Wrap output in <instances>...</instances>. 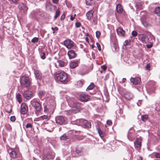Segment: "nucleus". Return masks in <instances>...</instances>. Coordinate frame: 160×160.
<instances>
[{
  "mask_svg": "<svg viewBox=\"0 0 160 160\" xmlns=\"http://www.w3.org/2000/svg\"><path fill=\"white\" fill-rule=\"evenodd\" d=\"M68 104L72 108H76V109H72L68 111L69 114L76 113L80 111L79 108L82 105L81 103L77 102L75 101L71 100L68 102Z\"/></svg>",
  "mask_w": 160,
  "mask_h": 160,
  "instance_id": "1",
  "label": "nucleus"
},
{
  "mask_svg": "<svg viewBox=\"0 0 160 160\" xmlns=\"http://www.w3.org/2000/svg\"><path fill=\"white\" fill-rule=\"evenodd\" d=\"M56 78L58 81L63 83H66L69 81L67 74L64 72H61L56 75Z\"/></svg>",
  "mask_w": 160,
  "mask_h": 160,
  "instance_id": "2",
  "label": "nucleus"
},
{
  "mask_svg": "<svg viewBox=\"0 0 160 160\" xmlns=\"http://www.w3.org/2000/svg\"><path fill=\"white\" fill-rule=\"evenodd\" d=\"M21 86L25 88H28L31 85V81L27 76H22L20 80Z\"/></svg>",
  "mask_w": 160,
  "mask_h": 160,
  "instance_id": "3",
  "label": "nucleus"
},
{
  "mask_svg": "<svg viewBox=\"0 0 160 160\" xmlns=\"http://www.w3.org/2000/svg\"><path fill=\"white\" fill-rule=\"evenodd\" d=\"M30 103L36 111L38 112L40 111L42 108V105L39 102L33 99L31 101Z\"/></svg>",
  "mask_w": 160,
  "mask_h": 160,
  "instance_id": "4",
  "label": "nucleus"
},
{
  "mask_svg": "<svg viewBox=\"0 0 160 160\" xmlns=\"http://www.w3.org/2000/svg\"><path fill=\"white\" fill-rule=\"evenodd\" d=\"M64 45L68 49L72 48L74 46L73 42L70 39H67L64 42Z\"/></svg>",
  "mask_w": 160,
  "mask_h": 160,
  "instance_id": "5",
  "label": "nucleus"
},
{
  "mask_svg": "<svg viewBox=\"0 0 160 160\" xmlns=\"http://www.w3.org/2000/svg\"><path fill=\"white\" fill-rule=\"evenodd\" d=\"M55 120L57 124L61 125L65 123V120L62 116H57L55 118Z\"/></svg>",
  "mask_w": 160,
  "mask_h": 160,
  "instance_id": "6",
  "label": "nucleus"
},
{
  "mask_svg": "<svg viewBox=\"0 0 160 160\" xmlns=\"http://www.w3.org/2000/svg\"><path fill=\"white\" fill-rule=\"evenodd\" d=\"M22 94L24 98L27 100L30 99L32 96V92L28 90L25 91L23 92H22Z\"/></svg>",
  "mask_w": 160,
  "mask_h": 160,
  "instance_id": "7",
  "label": "nucleus"
},
{
  "mask_svg": "<svg viewBox=\"0 0 160 160\" xmlns=\"http://www.w3.org/2000/svg\"><path fill=\"white\" fill-rule=\"evenodd\" d=\"M79 98L82 102H86L90 100V97L87 94H82L80 95Z\"/></svg>",
  "mask_w": 160,
  "mask_h": 160,
  "instance_id": "8",
  "label": "nucleus"
},
{
  "mask_svg": "<svg viewBox=\"0 0 160 160\" xmlns=\"http://www.w3.org/2000/svg\"><path fill=\"white\" fill-rule=\"evenodd\" d=\"M138 39L142 42L143 43H146L148 42L149 38L144 34H140L138 36Z\"/></svg>",
  "mask_w": 160,
  "mask_h": 160,
  "instance_id": "9",
  "label": "nucleus"
},
{
  "mask_svg": "<svg viewBox=\"0 0 160 160\" xmlns=\"http://www.w3.org/2000/svg\"><path fill=\"white\" fill-rule=\"evenodd\" d=\"M28 110L27 105L25 103H22L21 105V113L23 114H26Z\"/></svg>",
  "mask_w": 160,
  "mask_h": 160,
  "instance_id": "10",
  "label": "nucleus"
},
{
  "mask_svg": "<svg viewBox=\"0 0 160 160\" xmlns=\"http://www.w3.org/2000/svg\"><path fill=\"white\" fill-rule=\"evenodd\" d=\"M8 151L11 158L13 159L17 158V154L14 150L13 148H11L8 149Z\"/></svg>",
  "mask_w": 160,
  "mask_h": 160,
  "instance_id": "11",
  "label": "nucleus"
},
{
  "mask_svg": "<svg viewBox=\"0 0 160 160\" xmlns=\"http://www.w3.org/2000/svg\"><path fill=\"white\" fill-rule=\"evenodd\" d=\"M142 139L140 138H137L136 141L134 142V145L135 148L138 149V148L140 149L141 147V143Z\"/></svg>",
  "mask_w": 160,
  "mask_h": 160,
  "instance_id": "12",
  "label": "nucleus"
},
{
  "mask_svg": "<svg viewBox=\"0 0 160 160\" xmlns=\"http://www.w3.org/2000/svg\"><path fill=\"white\" fill-rule=\"evenodd\" d=\"M67 54L70 59L75 58L77 55L75 51L72 50H69Z\"/></svg>",
  "mask_w": 160,
  "mask_h": 160,
  "instance_id": "13",
  "label": "nucleus"
},
{
  "mask_svg": "<svg viewBox=\"0 0 160 160\" xmlns=\"http://www.w3.org/2000/svg\"><path fill=\"white\" fill-rule=\"evenodd\" d=\"M34 73L35 77L37 79L41 80L43 79L42 76V73L39 71L37 70H35Z\"/></svg>",
  "mask_w": 160,
  "mask_h": 160,
  "instance_id": "14",
  "label": "nucleus"
},
{
  "mask_svg": "<svg viewBox=\"0 0 160 160\" xmlns=\"http://www.w3.org/2000/svg\"><path fill=\"white\" fill-rule=\"evenodd\" d=\"M81 122H82V124L84 127L86 128H89L91 127V124L90 122L85 120H81Z\"/></svg>",
  "mask_w": 160,
  "mask_h": 160,
  "instance_id": "15",
  "label": "nucleus"
},
{
  "mask_svg": "<svg viewBox=\"0 0 160 160\" xmlns=\"http://www.w3.org/2000/svg\"><path fill=\"white\" fill-rule=\"evenodd\" d=\"M140 78L138 77H132L130 79L131 82L135 85L138 84L140 83Z\"/></svg>",
  "mask_w": 160,
  "mask_h": 160,
  "instance_id": "16",
  "label": "nucleus"
},
{
  "mask_svg": "<svg viewBox=\"0 0 160 160\" xmlns=\"http://www.w3.org/2000/svg\"><path fill=\"white\" fill-rule=\"evenodd\" d=\"M118 35L120 36H124L125 32L121 27H119L117 30Z\"/></svg>",
  "mask_w": 160,
  "mask_h": 160,
  "instance_id": "17",
  "label": "nucleus"
},
{
  "mask_svg": "<svg viewBox=\"0 0 160 160\" xmlns=\"http://www.w3.org/2000/svg\"><path fill=\"white\" fill-rule=\"evenodd\" d=\"M94 12L93 10H91L87 12L86 15L87 18L89 20H91L93 17Z\"/></svg>",
  "mask_w": 160,
  "mask_h": 160,
  "instance_id": "18",
  "label": "nucleus"
},
{
  "mask_svg": "<svg viewBox=\"0 0 160 160\" xmlns=\"http://www.w3.org/2000/svg\"><path fill=\"white\" fill-rule=\"evenodd\" d=\"M124 98L127 99L129 100L132 98L133 95L129 92H127L124 94Z\"/></svg>",
  "mask_w": 160,
  "mask_h": 160,
  "instance_id": "19",
  "label": "nucleus"
},
{
  "mask_svg": "<svg viewBox=\"0 0 160 160\" xmlns=\"http://www.w3.org/2000/svg\"><path fill=\"white\" fill-rule=\"evenodd\" d=\"M78 61H72L70 63V67L71 68H74L77 67L78 64Z\"/></svg>",
  "mask_w": 160,
  "mask_h": 160,
  "instance_id": "20",
  "label": "nucleus"
},
{
  "mask_svg": "<svg viewBox=\"0 0 160 160\" xmlns=\"http://www.w3.org/2000/svg\"><path fill=\"white\" fill-rule=\"evenodd\" d=\"M141 22L143 26L146 28L150 26V25L147 22L146 20L142 19H141Z\"/></svg>",
  "mask_w": 160,
  "mask_h": 160,
  "instance_id": "21",
  "label": "nucleus"
},
{
  "mask_svg": "<svg viewBox=\"0 0 160 160\" xmlns=\"http://www.w3.org/2000/svg\"><path fill=\"white\" fill-rule=\"evenodd\" d=\"M16 98L19 103L22 101V98L21 94L19 93L16 94Z\"/></svg>",
  "mask_w": 160,
  "mask_h": 160,
  "instance_id": "22",
  "label": "nucleus"
},
{
  "mask_svg": "<svg viewBox=\"0 0 160 160\" xmlns=\"http://www.w3.org/2000/svg\"><path fill=\"white\" fill-rule=\"evenodd\" d=\"M97 129L98 131L99 136L101 138H102L105 135V133L100 129L98 127L97 128Z\"/></svg>",
  "mask_w": 160,
  "mask_h": 160,
  "instance_id": "23",
  "label": "nucleus"
},
{
  "mask_svg": "<svg viewBox=\"0 0 160 160\" xmlns=\"http://www.w3.org/2000/svg\"><path fill=\"white\" fill-rule=\"evenodd\" d=\"M116 9L117 12L119 13H121L123 11V9L122 6L118 4L116 6Z\"/></svg>",
  "mask_w": 160,
  "mask_h": 160,
  "instance_id": "24",
  "label": "nucleus"
},
{
  "mask_svg": "<svg viewBox=\"0 0 160 160\" xmlns=\"http://www.w3.org/2000/svg\"><path fill=\"white\" fill-rule=\"evenodd\" d=\"M57 62L58 63V66L60 67H64L67 64V63L66 62L62 60H58Z\"/></svg>",
  "mask_w": 160,
  "mask_h": 160,
  "instance_id": "25",
  "label": "nucleus"
},
{
  "mask_svg": "<svg viewBox=\"0 0 160 160\" xmlns=\"http://www.w3.org/2000/svg\"><path fill=\"white\" fill-rule=\"evenodd\" d=\"M68 138L69 136H67L66 134H64L61 136L60 138L61 140H66Z\"/></svg>",
  "mask_w": 160,
  "mask_h": 160,
  "instance_id": "26",
  "label": "nucleus"
},
{
  "mask_svg": "<svg viewBox=\"0 0 160 160\" xmlns=\"http://www.w3.org/2000/svg\"><path fill=\"white\" fill-rule=\"evenodd\" d=\"M12 108L10 105L6 106L5 108V111L8 113H10L12 111Z\"/></svg>",
  "mask_w": 160,
  "mask_h": 160,
  "instance_id": "27",
  "label": "nucleus"
},
{
  "mask_svg": "<svg viewBox=\"0 0 160 160\" xmlns=\"http://www.w3.org/2000/svg\"><path fill=\"white\" fill-rule=\"evenodd\" d=\"M39 118L40 120H44V119L48 120L50 118V117L47 115H44L40 117Z\"/></svg>",
  "mask_w": 160,
  "mask_h": 160,
  "instance_id": "28",
  "label": "nucleus"
},
{
  "mask_svg": "<svg viewBox=\"0 0 160 160\" xmlns=\"http://www.w3.org/2000/svg\"><path fill=\"white\" fill-rule=\"evenodd\" d=\"M60 11L59 9L56 10L54 17V19H56L60 15Z\"/></svg>",
  "mask_w": 160,
  "mask_h": 160,
  "instance_id": "29",
  "label": "nucleus"
},
{
  "mask_svg": "<svg viewBox=\"0 0 160 160\" xmlns=\"http://www.w3.org/2000/svg\"><path fill=\"white\" fill-rule=\"evenodd\" d=\"M82 148L79 146H78L76 148V152L77 153H79L81 152Z\"/></svg>",
  "mask_w": 160,
  "mask_h": 160,
  "instance_id": "30",
  "label": "nucleus"
},
{
  "mask_svg": "<svg viewBox=\"0 0 160 160\" xmlns=\"http://www.w3.org/2000/svg\"><path fill=\"white\" fill-rule=\"evenodd\" d=\"M20 6L21 7L20 8L21 9L23 10L24 11H26L28 10V7L25 4H22Z\"/></svg>",
  "mask_w": 160,
  "mask_h": 160,
  "instance_id": "31",
  "label": "nucleus"
},
{
  "mask_svg": "<svg viewBox=\"0 0 160 160\" xmlns=\"http://www.w3.org/2000/svg\"><path fill=\"white\" fill-rule=\"evenodd\" d=\"M148 115H143L141 117L142 120L143 122L146 121L148 119Z\"/></svg>",
  "mask_w": 160,
  "mask_h": 160,
  "instance_id": "32",
  "label": "nucleus"
},
{
  "mask_svg": "<svg viewBox=\"0 0 160 160\" xmlns=\"http://www.w3.org/2000/svg\"><path fill=\"white\" fill-rule=\"evenodd\" d=\"M95 85L93 83H92L87 88L86 90H91L94 87Z\"/></svg>",
  "mask_w": 160,
  "mask_h": 160,
  "instance_id": "33",
  "label": "nucleus"
},
{
  "mask_svg": "<svg viewBox=\"0 0 160 160\" xmlns=\"http://www.w3.org/2000/svg\"><path fill=\"white\" fill-rule=\"evenodd\" d=\"M44 94L45 93L43 92L40 91L38 92V95L40 98H41L44 96Z\"/></svg>",
  "mask_w": 160,
  "mask_h": 160,
  "instance_id": "34",
  "label": "nucleus"
},
{
  "mask_svg": "<svg viewBox=\"0 0 160 160\" xmlns=\"http://www.w3.org/2000/svg\"><path fill=\"white\" fill-rule=\"evenodd\" d=\"M136 6L137 8H138L139 9H142V6L141 3H137L136 4Z\"/></svg>",
  "mask_w": 160,
  "mask_h": 160,
  "instance_id": "35",
  "label": "nucleus"
},
{
  "mask_svg": "<svg viewBox=\"0 0 160 160\" xmlns=\"http://www.w3.org/2000/svg\"><path fill=\"white\" fill-rule=\"evenodd\" d=\"M155 12L157 14H159L160 13V7H158L156 8Z\"/></svg>",
  "mask_w": 160,
  "mask_h": 160,
  "instance_id": "36",
  "label": "nucleus"
},
{
  "mask_svg": "<svg viewBox=\"0 0 160 160\" xmlns=\"http://www.w3.org/2000/svg\"><path fill=\"white\" fill-rule=\"evenodd\" d=\"M26 127L27 128H30L32 129L33 127V126L32 124L31 123H28L26 124Z\"/></svg>",
  "mask_w": 160,
  "mask_h": 160,
  "instance_id": "37",
  "label": "nucleus"
},
{
  "mask_svg": "<svg viewBox=\"0 0 160 160\" xmlns=\"http://www.w3.org/2000/svg\"><path fill=\"white\" fill-rule=\"evenodd\" d=\"M38 39L37 37H34L31 40V42L33 43L37 42L38 41Z\"/></svg>",
  "mask_w": 160,
  "mask_h": 160,
  "instance_id": "38",
  "label": "nucleus"
},
{
  "mask_svg": "<svg viewBox=\"0 0 160 160\" xmlns=\"http://www.w3.org/2000/svg\"><path fill=\"white\" fill-rule=\"evenodd\" d=\"M98 23L97 18H95L93 19V25H96Z\"/></svg>",
  "mask_w": 160,
  "mask_h": 160,
  "instance_id": "39",
  "label": "nucleus"
},
{
  "mask_svg": "<svg viewBox=\"0 0 160 160\" xmlns=\"http://www.w3.org/2000/svg\"><path fill=\"white\" fill-rule=\"evenodd\" d=\"M132 35L133 37H135L137 35V32L136 31H133L132 32Z\"/></svg>",
  "mask_w": 160,
  "mask_h": 160,
  "instance_id": "40",
  "label": "nucleus"
},
{
  "mask_svg": "<svg viewBox=\"0 0 160 160\" xmlns=\"http://www.w3.org/2000/svg\"><path fill=\"white\" fill-rule=\"evenodd\" d=\"M92 0H86V3L87 5H89L92 3Z\"/></svg>",
  "mask_w": 160,
  "mask_h": 160,
  "instance_id": "41",
  "label": "nucleus"
},
{
  "mask_svg": "<svg viewBox=\"0 0 160 160\" xmlns=\"http://www.w3.org/2000/svg\"><path fill=\"white\" fill-rule=\"evenodd\" d=\"M41 57L42 59H44L46 58L45 53H42L41 55Z\"/></svg>",
  "mask_w": 160,
  "mask_h": 160,
  "instance_id": "42",
  "label": "nucleus"
},
{
  "mask_svg": "<svg viewBox=\"0 0 160 160\" xmlns=\"http://www.w3.org/2000/svg\"><path fill=\"white\" fill-rule=\"evenodd\" d=\"M154 156L156 158H160V153L158 152L156 153Z\"/></svg>",
  "mask_w": 160,
  "mask_h": 160,
  "instance_id": "43",
  "label": "nucleus"
},
{
  "mask_svg": "<svg viewBox=\"0 0 160 160\" xmlns=\"http://www.w3.org/2000/svg\"><path fill=\"white\" fill-rule=\"evenodd\" d=\"M10 119L11 121L14 122L16 120V118L14 116H12L11 117Z\"/></svg>",
  "mask_w": 160,
  "mask_h": 160,
  "instance_id": "44",
  "label": "nucleus"
},
{
  "mask_svg": "<svg viewBox=\"0 0 160 160\" xmlns=\"http://www.w3.org/2000/svg\"><path fill=\"white\" fill-rule=\"evenodd\" d=\"M96 45H97V46L98 47V50L99 51H101V48L100 45L99 44V43H98V42H97L96 43Z\"/></svg>",
  "mask_w": 160,
  "mask_h": 160,
  "instance_id": "45",
  "label": "nucleus"
},
{
  "mask_svg": "<svg viewBox=\"0 0 160 160\" xmlns=\"http://www.w3.org/2000/svg\"><path fill=\"white\" fill-rule=\"evenodd\" d=\"M96 34L97 37L98 38L100 36L101 34V33L99 31H97L96 32Z\"/></svg>",
  "mask_w": 160,
  "mask_h": 160,
  "instance_id": "46",
  "label": "nucleus"
},
{
  "mask_svg": "<svg viewBox=\"0 0 160 160\" xmlns=\"http://www.w3.org/2000/svg\"><path fill=\"white\" fill-rule=\"evenodd\" d=\"M81 24V23L79 22H77L75 23L76 26L77 28H79L80 27Z\"/></svg>",
  "mask_w": 160,
  "mask_h": 160,
  "instance_id": "47",
  "label": "nucleus"
},
{
  "mask_svg": "<svg viewBox=\"0 0 160 160\" xmlns=\"http://www.w3.org/2000/svg\"><path fill=\"white\" fill-rule=\"evenodd\" d=\"M65 15L64 14H63L60 18V19L61 20H63L65 18Z\"/></svg>",
  "mask_w": 160,
  "mask_h": 160,
  "instance_id": "48",
  "label": "nucleus"
},
{
  "mask_svg": "<svg viewBox=\"0 0 160 160\" xmlns=\"http://www.w3.org/2000/svg\"><path fill=\"white\" fill-rule=\"evenodd\" d=\"M101 68L103 71H105L107 69V67L105 65H103L101 66Z\"/></svg>",
  "mask_w": 160,
  "mask_h": 160,
  "instance_id": "49",
  "label": "nucleus"
},
{
  "mask_svg": "<svg viewBox=\"0 0 160 160\" xmlns=\"http://www.w3.org/2000/svg\"><path fill=\"white\" fill-rule=\"evenodd\" d=\"M146 68L147 70H149L150 68V65L149 63L146 66Z\"/></svg>",
  "mask_w": 160,
  "mask_h": 160,
  "instance_id": "50",
  "label": "nucleus"
},
{
  "mask_svg": "<svg viewBox=\"0 0 160 160\" xmlns=\"http://www.w3.org/2000/svg\"><path fill=\"white\" fill-rule=\"evenodd\" d=\"M52 155L51 156V157H50L48 158H50V159H53L55 157V154L54 153V152L52 153Z\"/></svg>",
  "mask_w": 160,
  "mask_h": 160,
  "instance_id": "51",
  "label": "nucleus"
},
{
  "mask_svg": "<svg viewBox=\"0 0 160 160\" xmlns=\"http://www.w3.org/2000/svg\"><path fill=\"white\" fill-rule=\"evenodd\" d=\"M130 42L131 41L130 40H126L125 42V43H126L125 45H127L128 44H129V43H130Z\"/></svg>",
  "mask_w": 160,
  "mask_h": 160,
  "instance_id": "52",
  "label": "nucleus"
},
{
  "mask_svg": "<svg viewBox=\"0 0 160 160\" xmlns=\"http://www.w3.org/2000/svg\"><path fill=\"white\" fill-rule=\"evenodd\" d=\"M107 123L108 125H111L112 123V122L111 120H108L107 121Z\"/></svg>",
  "mask_w": 160,
  "mask_h": 160,
  "instance_id": "53",
  "label": "nucleus"
},
{
  "mask_svg": "<svg viewBox=\"0 0 160 160\" xmlns=\"http://www.w3.org/2000/svg\"><path fill=\"white\" fill-rule=\"evenodd\" d=\"M48 108L46 105H44V112H46L48 110Z\"/></svg>",
  "mask_w": 160,
  "mask_h": 160,
  "instance_id": "54",
  "label": "nucleus"
},
{
  "mask_svg": "<svg viewBox=\"0 0 160 160\" xmlns=\"http://www.w3.org/2000/svg\"><path fill=\"white\" fill-rule=\"evenodd\" d=\"M77 84H78V85H79L80 86L82 85V83L81 81H79L77 83Z\"/></svg>",
  "mask_w": 160,
  "mask_h": 160,
  "instance_id": "55",
  "label": "nucleus"
},
{
  "mask_svg": "<svg viewBox=\"0 0 160 160\" xmlns=\"http://www.w3.org/2000/svg\"><path fill=\"white\" fill-rule=\"evenodd\" d=\"M52 2L53 3H54L55 4H57L59 0H52Z\"/></svg>",
  "mask_w": 160,
  "mask_h": 160,
  "instance_id": "56",
  "label": "nucleus"
},
{
  "mask_svg": "<svg viewBox=\"0 0 160 160\" xmlns=\"http://www.w3.org/2000/svg\"><path fill=\"white\" fill-rule=\"evenodd\" d=\"M51 29L53 31L55 30L57 31L58 30V28L57 27H55L54 28L52 27Z\"/></svg>",
  "mask_w": 160,
  "mask_h": 160,
  "instance_id": "57",
  "label": "nucleus"
},
{
  "mask_svg": "<svg viewBox=\"0 0 160 160\" xmlns=\"http://www.w3.org/2000/svg\"><path fill=\"white\" fill-rule=\"evenodd\" d=\"M113 47L114 48H115V50H117V49L118 48V46L116 44H114V46H113Z\"/></svg>",
  "mask_w": 160,
  "mask_h": 160,
  "instance_id": "58",
  "label": "nucleus"
},
{
  "mask_svg": "<svg viewBox=\"0 0 160 160\" xmlns=\"http://www.w3.org/2000/svg\"><path fill=\"white\" fill-rule=\"evenodd\" d=\"M147 47L148 48H150L152 47V45L151 44H148L146 45Z\"/></svg>",
  "mask_w": 160,
  "mask_h": 160,
  "instance_id": "59",
  "label": "nucleus"
},
{
  "mask_svg": "<svg viewBox=\"0 0 160 160\" xmlns=\"http://www.w3.org/2000/svg\"><path fill=\"white\" fill-rule=\"evenodd\" d=\"M74 16L73 17H72V15L71 16V17H70V20H71V21H72L74 20Z\"/></svg>",
  "mask_w": 160,
  "mask_h": 160,
  "instance_id": "60",
  "label": "nucleus"
},
{
  "mask_svg": "<svg viewBox=\"0 0 160 160\" xmlns=\"http://www.w3.org/2000/svg\"><path fill=\"white\" fill-rule=\"evenodd\" d=\"M139 159H140V160H142V157L141 156H140L139 157Z\"/></svg>",
  "mask_w": 160,
  "mask_h": 160,
  "instance_id": "61",
  "label": "nucleus"
},
{
  "mask_svg": "<svg viewBox=\"0 0 160 160\" xmlns=\"http://www.w3.org/2000/svg\"><path fill=\"white\" fill-rule=\"evenodd\" d=\"M130 130H132V131H133V129L132 128H131V129H130V130H129V132H128V134H129V133H130Z\"/></svg>",
  "mask_w": 160,
  "mask_h": 160,
  "instance_id": "62",
  "label": "nucleus"
},
{
  "mask_svg": "<svg viewBox=\"0 0 160 160\" xmlns=\"http://www.w3.org/2000/svg\"><path fill=\"white\" fill-rule=\"evenodd\" d=\"M53 7L54 9H56L57 8V6L55 5H53Z\"/></svg>",
  "mask_w": 160,
  "mask_h": 160,
  "instance_id": "63",
  "label": "nucleus"
},
{
  "mask_svg": "<svg viewBox=\"0 0 160 160\" xmlns=\"http://www.w3.org/2000/svg\"><path fill=\"white\" fill-rule=\"evenodd\" d=\"M88 38L87 37L86 38V41H87V42H89V41L88 40Z\"/></svg>",
  "mask_w": 160,
  "mask_h": 160,
  "instance_id": "64",
  "label": "nucleus"
}]
</instances>
